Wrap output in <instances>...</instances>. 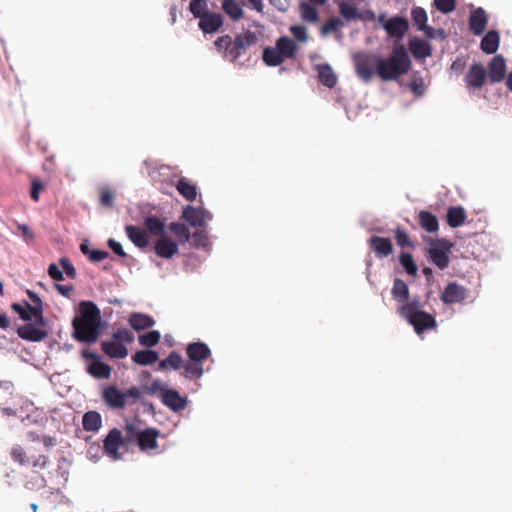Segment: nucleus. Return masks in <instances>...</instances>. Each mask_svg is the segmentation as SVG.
Masks as SVG:
<instances>
[{
	"instance_id": "1",
	"label": "nucleus",
	"mask_w": 512,
	"mask_h": 512,
	"mask_svg": "<svg viewBox=\"0 0 512 512\" xmlns=\"http://www.w3.org/2000/svg\"><path fill=\"white\" fill-rule=\"evenodd\" d=\"M375 74L384 82L396 81L409 72L412 62L406 47L395 43L391 54L384 58L373 56Z\"/></svg>"
},
{
	"instance_id": "2",
	"label": "nucleus",
	"mask_w": 512,
	"mask_h": 512,
	"mask_svg": "<svg viewBox=\"0 0 512 512\" xmlns=\"http://www.w3.org/2000/svg\"><path fill=\"white\" fill-rule=\"evenodd\" d=\"M78 317L72 321L74 338L80 342L94 343L98 340L101 326V312L94 302L82 301Z\"/></svg>"
},
{
	"instance_id": "3",
	"label": "nucleus",
	"mask_w": 512,
	"mask_h": 512,
	"mask_svg": "<svg viewBox=\"0 0 512 512\" xmlns=\"http://www.w3.org/2000/svg\"><path fill=\"white\" fill-rule=\"evenodd\" d=\"M257 37L254 32L248 30L243 34H237L234 39L229 35L218 37L215 41V48L231 62H236L242 55L246 54L248 48L255 44Z\"/></svg>"
},
{
	"instance_id": "4",
	"label": "nucleus",
	"mask_w": 512,
	"mask_h": 512,
	"mask_svg": "<svg viewBox=\"0 0 512 512\" xmlns=\"http://www.w3.org/2000/svg\"><path fill=\"white\" fill-rule=\"evenodd\" d=\"M185 351L188 360L181 375L189 380L200 379L204 374V361L211 357L210 348L204 342L198 341L188 344Z\"/></svg>"
},
{
	"instance_id": "5",
	"label": "nucleus",
	"mask_w": 512,
	"mask_h": 512,
	"mask_svg": "<svg viewBox=\"0 0 512 512\" xmlns=\"http://www.w3.org/2000/svg\"><path fill=\"white\" fill-rule=\"evenodd\" d=\"M141 398V391L137 386H132L125 392L120 391L116 386H107L102 391V399L112 409H123L129 399L137 402Z\"/></svg>"
},
{
	"instance_id": "6",
	"label": "nucleus",
	"mask_w": 512,
	"mask_h": 512,
	"mask_svg": "<svg viewBox=\"0 0 512 512\" xmlns=\"http://www.w3.org/2000/svg\"><path fill=\"white\" fill-rule=\"evenodd\" d=\"M125 430L128 434V439L135 438L137 444L142 452L156 449L158 447L157 439L160 431L156 428H146L142 431H137L133 424H126Z\"/></svg>"
},
{
	"instance_id": "7",
	"label": "nucleus",
	"mask_w": 512,
	"mask_h": 512,
	"mask_svg": "<svg viewBox=\"0 0 512 512\" xmlns=\"http://www.w3.org/2000/svg\"><path fill=\"white\" fill-rule=\"evenodd\" d=\"M451 248L452 244L446 239L431 240L428 257L435 266L444 270L449 266Z\"/></svg>"
},
{
	"instance_id": "8",
	"label": "nucleus",
	"mask_w": 512,
	"mask_h": 512,
	"mask_svg": "<svg viewBox=\"0 0 512 512\" xmlns=\"http://www.w3.org/2000/svg\"><path fill=\"white\" fill-rule=\"evenodd\" d=\"M154 390L161 392V402L174 412H179L187 407L188 400L186 397L173 389H168L162 386L159 382L155 381L152 384Z\"/></svg>"
},
{
	"instance_id": "9",
	"label": "nucleus",
	"mask_w": 512,
	"mask_h": 512,
	"mask_svg": "<svg viewBox=\"0 0 512 512\" xmlns=\"http://www.w3.org/2000/svg\"><path fill=\"white\" fill-rule=\"evenodd\" d=\"M487 79V70L479 62L471 64L464 77L466 87L473 90L482 88Z\"/></svg>"
},
{
	"instance_id": "10",
	"label": "nucleus",
	"mask_w": 512,
	"mask_h": 512,
	"mask_svg": "<svg viewBox=\"0 0 512 512\" xmlns=\"http://www.w3.org/2000/svg\"><path fill=\"white\" fill-rule=\"evenodd\" d=\"M123 438L120 430L114 428L109 431L104 439V452L114 461L120 460L122 455L119 449L123 446Z\"/></svg>"
},
{
	"instance_id": "11",
	"label": "nucleus",
	"mask_w": 512,
	"mask_h": 512,
	"mask_svg": "<svg viewBox=\"0 0 512 512\" xmlns=\"http://www.w3.org/2000/svg\"><path fill=\"white\" fill-rule=\"evenodd\" d=\"M404 318L414 327L417 334H421L427 329L435 328L437 325L435 318L425 311L413 313Z\"/></svg>"
},
{
	"instance_id": "12",
	"label": "nucleus",
	"mask_w": 512,
	"mask_h": 512,
	"mask_svg": "<svg viewBox=\"0 0 512 512\" xmlns=\"http://www.w3.org/2000/svg\"><path fill=\"white\" fill-rule=\"evenodd\" d=\"M487 78L490 83H499L506 78V61L502 55H495L488 65Z\"/></svg>"
},
{
	"instance_id": "13",
	"label": "nucleus",
	"mask_w": 512,
	"mask_h": 512,
	"mask_svg": "<svg viewBox=\"0 0 512 512\" xmlns=\"http://www.w3.org/2000/svg\"><path fill=\"white\" fill-rule=\"evenodd\" d=\"M43 327L44 326H39L36 323L35 325L27 323L17 328V334L21 339L31 342H40L47 338L49 334Z\"/></svg>"
},
{
	"instance_id": "14",
	"label": "nucleus",
	"mask_w": 512,
	"mask_h": 512,
	"mask_svg": "<svg viewBox=\"0 0 512 512\" xmlns=\"http://www.w3.org/2000/svg\"><path fill=\"white\" fill-rule=\"evenodd\" d=\"M440 298L446 305L461 303L466 299V289L456 282H450L444 288Z\"/></svg>"
},
{
	"instance_id": "15",
	"label": "nucleus",
	"mask_w": 512,
	"mask_h": 512,
	"mask_svg": "<svg viewBox=\"0 0 512 512\" xmlns=\"http://www.w3.org/2000/svg\"><path fill=\"white\" fill-rule=\"evenodd\" d=\"M84 357L91 358L92 362L88 365L87 372L96 379H109L112 368L99 360L93 353L84 352Z\"/></svg>"
},
{
	"instance_id": "16",
	"label": "nucleus",
	"mask_w": 512,
	"mask_h": 512,
	"mask_svg": "<svg viewBox=\"0 0 512 512\" xmlns=\"http://www.w3.org/2000/svg\"><path fill=\"white\" fill-rule=\"evenodd\" d=\"M154 251L160 258L170 259L179 252V247L178 244L167 235H162L156 240Z\"/></svg>"
},
{
	"instance_id": "17",
	"label": "nucleus",
	"mask_w": 512,
	"mask_h": 512,
	"mask_svg": "<svg viewBox=\"0 0 512 512\" xmlns=\"http://www.w3.org/2000/svg\"><path fill=\"white\" fill-rule=\"evenodd\" d=\"M469 29L474 35H482L488 24V16L485 10L478 7L471 11L469 16Z\"/></svg>"
},
{
	"instance_id": "18",
	"label": "nucleus",
	"mask_w": 512,
	"mask_h": 512,
	"mask_svg": "<svg viewBox=\"0 0 512 512\" xmlns=\"http://www.w3.org/2000/svg\"><path fill=\"white\" fill-rule=\"evenodd\" d=\"M223 16L220 13L208 12L199 19L198 26L205 34L217 32L223 25Z\"/></svg>"
},
{
	"instance_id": "19",
	"label": "nucleus",
	"mask_w": 512,
	"mask_h": 512,
	"mask_svg": "<svg viewBox=\"0 0 512 512\" xmlns=\"http://www.w3.org/2000/svg\"><path fill=\"white\" fill-rule=\"evenodd\" d=\"M409 29V22L403 17H392L385 23V31L390 37L402 39Z\"/></svg>"
},
{
	"instance_id": "20",
	"label": "nucleus",
	"mask_w": 512,
	"mask_h": 512,
	"mask_svg": "<svg viewBox=\"0 0 512 512\" xmlns=\"http://www.w3.org/2000/svg\"><path fill=\"white\" fill-rule=\"evenodd\" d=\"M368 243L370 249L378 258L388 257L393 252V245L389 238L372 236Z\"/></svg>"
},
{
	"instance_id": "21",
	"label": "nucleus",
	"mask_w": 512,
	"mask_h": 512,
	"mask_svg": "<svg viewBox=\"0 0 512 512\" xmlns=\"http://www.w3.org/2000/svg\"><path fill=\"white\" fill-rule=\"evenodd\" d=\"M374 65L373 57L362 56L355 61V70L358 77L364 82H370L375 71L372 70L371 65Z\"/></svg>"
},
{
	"instance_id": "22",
	"label": "nucleus",
	"mask_w": 512,
	"mask_h": 512,
	"mask_svg": "<svg viewBox=\"0 0 512 512\" xmlns=\"http://www.w3.org/2000/svg\"><path fill=\"white\" fill-rule=\"evenodd\" d=\"M127 237L138 248L144 249L149 244L148 233L138 226L127 225L125 227Z\"/></svg>"
},
{
	"instance_id": "23",
	"label": "nucleus",
	"mask_w": 512,
	"mask_h": 512,
	"mask_svg": "<svg viewBox=\"0 0 512 512\" xmlns=\"http://www.w3.org/2000/svg\"><path fill=\"white\" fill-rule=\"evenodd\" d=\"M408 47L416 59H424L432 55L431 45L420 38L414 37L409 40Z\"/></svg>"
},
{
	"instance_id": "24",
	"label": "nucleus",
	"mask_w": 512,
	"mask_h": 512,
	"mask_svg": "<svg viewBox=\"0 0 512 512\" xmlns=\"http://www.w3.org/2000/svg\"><path fill=\"white\" fill-rule=\"evenodd\" d=\"M206 211L200 208L187 206L182 217L193 227H202L206 224Z\"/></svg>"
},
{
	"instance_id": "25",
	"label": "nucleus",
	"mask_w": 512,
	"mask_h": 512,
	"mask_svg": "<svg viewBox=\"0 0 512 512\" xmlns=\"http://www.w3.org/2000/svg\"><path fill=\"white\" fill-rule=\"evenodd\" d=\"M101 349L110 358L123 359L128 355L127 347L114 339L112 341H103Z\"/></svg>"
},
{
	"instance_id": "26",
	"label": "nucleus",
	"mask_w": 512,
	"mask_h": 512,
	"mask_svg": "<svg viewBox=\"0 0 512 512\" xmlns=\"http://www.w3.org/2000/svg\"><path fill=\"white\" fill-rule=\"evenodd\" d=\"M26 294L34 304L31 305L30 310L35 314V323L39 326H46L47 320L43 316L44 307L41 298L32 290H27Z\"/></svg>"
},
{
	"instance_id": "27",
	"label": "nucleus",
	"mask_w": 512,
	"mask_h": 512,
	"mask_svg": "<svg viewBox=\"0 0 512 512\" xmlns=\"http://www.w3.org/2000/svg\"><path fill=\"white\" fill-rule=\"evenodd\" d=\"M129 325L136 331L146 330L155 325L153 317L143 313H132L128 319Z\"/></svg>"
},
{
	"instance_id": "28",
	"label": "nucleus",
	"mask_w": 512,
	"mask_h": 512,
	"mask_svg": "<svg viewBox=\"0 0 512 512\" xmlns=\"http://www.w3.org/2000/svg\"><path fill=\"white\" fill-rule=\"evenodd\" d=\"M500 35L496 30H490L482 38L480 47L486 54H493L499 48Z\"/></svg>"
},
{
	"instance_id": "29",
	"label": "nucleus",
	"mask_w": 512,
	"mask_h": 512,
	"mask_svg": "<svg viewBox=\"0 0 512 512\" xmlns=\"http://www.w3.org/2000/svg\"><path fill=\"white\" fill-rule=\"evenodd\" d=\"M185 362L178 352L172 351L165 359L159 362V370H179L181 368L184 370Z\"/></svg>"
},
{
	"instance_id": "30",
	"label": "nucleus",
	"mask_w": 512,
	"mask_h": 512,
	"mask_svg": "<svg viewBox=\"0 0 512 512\" xmlns=\"http://www.w3.org/2000/svg\"><path fill=\"white\" fill-rule=\"evenodd\" d=\"M419 225L428 233H435L439 230L437 217L429 211L422 210L418 214Z\"/></svg>"
},
{
	"instance_id": "31",
	"label": "nucleus",
	"mask_w": 512,
	"mask_h": 512,
	"mask_svg": "<svg viewBox=\"0 0 512 512\" xmlns=\"http://www.w3.org/2000/svg\"><path fill=\"white\" fill-rule=\"evenodd\" d=\"M335 3L338 6L340 15L345 21H355L358 19V16H360V10L350 2L346 0H335Z\"/></svg>"
},
{
	"instance_id": "32",
	"label": "nucleus",
	"mask_w": 512,
	"mask_h": 512,
	"mask_svg": "<svg viewBox=\"0 0 512 512\" xmlns=\"http://www.w3.org/2000/svg\"><path fill=\"white\" fill-rule=\"evenodd\" d=\"M83 429L87 432H97L102 426V417L97 411H88L82 418Z\"/></svg>"
},
{
	"instance_id": "33",
	"label": "nucleus",
	"mask_w": 512,
	"mask_h": 512,
	"mask_svg": "<svg viewBox=\"0 0 512 512\" xmlns=\"http://www.w3.org/2000/svg\"><path fill=\"white\" fill-rule=\"evenodd\" d=\"M466 217V212L462 206H452L447 211V223L452 228L462 226Z\"/></svg>"
},
{
	"instance_id": "34",
	"label": "nucleus",
	"mask_w": 512,
	"mask_h": 512,
	"mask_svg": "<svg viewBox=\"0 0 512 512\" xmlns=\"http://www.w3.org/2000/svg\"><path fill=\"white\" fill-rule=\"evenodd\" d=\"M391 294L394 300L400 303V305L407 302L410 297L408 285L399 278L394 279Z\"/></svg>"
},
{
	"instance_id": "35",
	"label": "nucleus",
	"mask_w": 512,
	"mask_h": 512,
	"mask_svg": "<svg viewBox=\"0 0 512 512\" xmlns=\"http://www.w3.org/2000/svg\"><path fill=\"white\" fill-rule=\"evenodd\" d=\"M319 81L328 88H333L337 83V77L328 64H321L317 67Z\"/></svg>"
},
{
	"instance_id": "36",
	"label": "nucleus",
	"mask_w": 512,
	"mask_h": 512,
	"mask_svg": "<svg viewBox=\"0 0 512 512\" xmlns=\"http://www.w3.org/2000/svg\"><path fill=\"white\" fill-rule=\"evenodd\" d=\"M276 47L279 49L284 60L293 58L297 50L295 42L286 36H282L277 40Z\"/></svg>"
},
{
	"instance_id": "37",
	"label": "nucleus",
	"mask_w": 512,
	"mask_h": 512,
	"mask_svg": "<svg viewBox=\"0 0 512 512\" xmlns=\"http://www.w3.org/2000/svg\"><path fill=\"white\" fill-rule=\"evenodd\" d=\"M316 5L302 1L299 4V12L303 21L316 23L319 21V13L315 7Z\"/></svg>"
},
{
	"instance_id": "38",
	"label": "nucleus",
	"mask_w": 512,
	"mask_h": 512,
	"mask_svg": "<svg viewBox=\"0 0 512 512\" xmlns=\"http://www.w3.org/2000/svg\"><path fill=\"white\" fill-rule=\"evenodd\" d=\"M263 61L267 66L275 67L284 62L279 49L275 47H266L263 50Z\"/></svg>"
},
{
	"instance_id": "39",
	"label": "nucleus",
	"mask_w": 512,
	"mask_h": 512,
	"mask_svg": "<svg viewBox=\"0 0 512 512\" xmlns=\"http://www.w3.org/2000/svg\"><path fill=\"white\" fill-rule=\"evenodd\" d=\"M158 358V353L153 350H139L132 356L135 363L143 366L155 363Z\"/></svg>"
},
{
	"instance_id": "40",
	"label": "nucleus",
	"mask_w": 512,
	"mask_h": 512,
	"mask_svg": "<svg viewBox=\"0 0 512 512\" xmlns=\"http://www.w3.org/2000/svg\"><path fill=\"white\" fill-rule=\"evenodd\" d=\"M222 9L234 21L243 17V10L237 0H223Z\"/></svg>"
},
{
	"instance_id": "41",
	"label": "nucleus",
	"mask_w": 512,
	"mask_h": 512,
	"mask_svg": "<svg viewBox=\"0 0 512 512\" xmlns=\"http://www.w3.org/2000/svg\"><path fill=\"white\" fill-rule=\"evenodd\" d=\"M147 230L154 236H162L165 230V221L155 216H149L144 221Z\"/></svg>"
},
{
	"instance_id": "42",
	"label": "nucleus",
	"mask_w": 512,
	"mask_h": 512,
	"mask_svg": "<svg viewBox=\"0 0 512 512\" xmlns=\"http://www.w3.org/2000/svg\"><path fill=\"white\" fill-rule=\"evenodd\" d=\"M176 189L186 200L193 201L196 198V186L191 184L185 178H181L177 184Z\"/></svg>"
},
{
	"instance_id": "43",
	"label": "nucleus",
	"mask_w": 512,
	"mask_h": 512,
	"mask_svg": "<svg viewBox=\"0 0 512 512\" xmlns=\"http://www.w3.org/2000/svg\"><path fill=\"white\" fill-rule=\"evenodd\" d=\"M11 308L23 321H35V314L31 312V304L28 301H24L23 304L13 303Z\"/></svg>"
},
{
	"instance_id": "44",
	"label": "nucleus",
	"mask_w": 512,
	"mask_h": 512,
	"mask_svg": "<svg viewBox=\"0 0 512 512\" xmlns=\"http://www.w3.org/2000/svg\"><path fill=\"white\" fill-rule=\"evenodd\" d=\"M421 310V302L419 299H412L411 301L404 302L398 308V313L402 317H407V315H412L413 313L420 312Z\"/></svg>"
},
{
	"instance_id": "45",
	"label": "nucleus",
	"mask_w": 512,
	"mask_h": 512,
	"mask_svg": "<svg viewBox=\"0 0 512 512\" xmlns=\"http://www.w3.org/2000/svg\"><path fill=\"white\" fill-rule=\"evenodd\" d=\"M169 229L181 242H188L191 238L189 229L182 223L172 222Z\"/></svg>"
},
{
	"instance_id": "46",
	"label": "nucleus",
	"mask_w": 512,
	"mask_h": 512,
	"mask_svg": "<svg viewBox=\"0 0 512 512\" xmlns=\"http://www.w3.org/2000/svg\"><path fill=\"white\" fill-rule=\"evenodd\" d=\"M411 18L418 30L423 29L427 24L428 17L426 11L422 7H413L411 10Z\"/></svg>"
},
{
	"instance_id": "47",
	"label": "nucleus",
	"mask_w": 512,
	"mask_h": 512,
	"mask_svg": "<svg viewBox=\"0 0 512 512\" xmlns=\"http://www.w3.org/2000/svg\"><path fill=\"white\" fill-rule=\"evenodd\" d=\"M161 335L157 330H151L145 334L139 335L138 341L140 345L145 347H154L160 341Z\"/></svg>"
},
{
	"instance_id": "48",
	"label": "nucleus",
	"mask_w": 512,
	"mask_h": 512,
	"mask_svg": "<svg viewBox=\"0 0 512 512\" xmlns=\"http://www.w3.org/2000/svg\"><path fill=\"white\" fill-rule=\"evenodd\" d=\"M399 262L409 275L416 276L417 265L415 264L413 256L410 253H401L399 256Z\"/></svg>"
},
{
	"instance_id": "49",
	"label": "nucleus",
	"mask_w": 512,
	"mask_h": 512,
	"mask_svg": "<svg viewBox=\"0 0 512 512\" xmlns=\"http://www.w3.org/2000/svg\"><path fill=\"white\" fill-rule=\"evenodd\" d=\"M189 10L195 18H201L208 13V4L206 0H191Z\"/></svg>"
},
{
	"instance_id": "50",
	"label": "nucleus",
	"mask_w": 512,
	"mask_h": 512,
	"mask_svg": "<svg viewBox=\"0 0 512 512\" xmlns=\"http://www.w3.org/2000/svg\"><path fill=\"white\" fill-rule=\"evenodd\" d=\"M396 243L401 248H414V244L408 233L401 227H397L394 231Z\"/></svg>"
},
{
	"instance_id": "51",
	"label": "nucleus",
	"mask_w": 512,
	"mask_h": 512,
	"mask_svg": "<svg viewBox=\"0 0 512 512\" xmlns=\"http://www.w3.org/2000/svg\"><path fill=\"white\" fill-rule=\"evenodd\" d=\"M11 458L14 462L27 466L30 464V457L27 455V452L19 445H16L11 450Z\"/></svg>"
},
{
	"instance_id": "52",
	"label": "nucleus",
	"mask_w": 512,
	"mask_h": 512,
	"mask_svg": "<svg viewBox=\"0 0 512 512\" xmlns=\"http://www.w3.org/2000/svg\"><path fill=\"white\" fill-rule=\"evenodd\" d=\"M344 26V21L338 17H332L321 28V33L327 35L338 32Z\"/></svg>"
},
{
	"instance_id": "53",
	"label": "nucleus",
	"mask_w": 512,
	"mask_h": 512,
	"mask_svg": "<svg viewBox=\"0 0 512 512\" xmlns=\"http://www.w3.org/2000/svg\"><path fill=\"white\" fill-rule=\"evenodd\" d=\"M115 193L109 187H103L99 193V201L103 207L111 208L114 205Z\"/></svg>"
},
{
	"instance_id": "54",
	"label": "nucleus",
	"mask_w": 512,
	"mask_h": 512,
	"mask_svg": "<svg viewBox=\"0 0 512 512\" xmlns=\"http://www.w3.org/2000/svg\"><path fill=\"white\" fill-rule=\"evenodd\" d=\"M112 337L122 344H129L134 341V334L127 328L118 329L113 333Z\"/></svg>"
},
{
	"instance_id": "55",
	"label": "nucleus",
	"mask_w": 512,
	"mask_h": 512,
	"mask_svg": "<svg viewBox=\"0 0 512 512\" xmlns=\"http://www.w3.org/2000/svg\"><path fill=\"white\" fill-rule=\"evenodd\" d=\"M435 7L443 14L451 13L456 8V0H434Z\"/></svg>"
},
{
	"instance_id": "56",
	"label": "nucleus",
	"mask_w": 512,
	"mask_h": 512,
	"mask_svg": "<svg viewBox=\"0 0 512 512\" xmlns=\"http://www.w3.org/2000/svg\"><path fill=\"white\" fill-rule=\"evenodd\" d=\"M408 87L416 96H421L424 94L425 85L421 77L414 78L413 80H411L408 84Z\"/></svg>"
},
{
	"instance_id": "57",
	"label": "nucleus",
	"mask_w": 512,
	"mask_h": 512,
	"mask_svg": "<svg viewBox=\"0 0 512 512\" xmlns=\"http://www.w3.org/2000/svg\"><path fill=\"white\" fill-rule=\"evenodd\" d=\"M290 31L298 41H301V42L307 41V39H308L307 30L304 26H302V25L291 26Z\"/></svg>"
},
{
	"instance_id": "58",
	"label": "nucleus",
	"mask_w": 512,
	"mask_h": 512,
	"mask_svg": "<svg viewBox=\"0 0 512 512\" xmlns=\"http://www.w3.org/2000/svg\"><path fill=\"white\" fill-rule=\"evenodd\" d=\"M419 31H422L424 33L425 37H427L428 39H435L438 35L441 38L445 37L444 29L440 28V29L435 30L433 27H431L427 24L424 26L423 29H420Z\"/></svg>"
},
{
	"instance_id": "59",
	"label": "nucleus",
	"mask_w": 512,
	"mask_h": 512,
	"mask_svg": "<svg viewBox=\"0 0 512 512\" xmlns=\"http://www.w3.org/2000/svg\"><path fill=\"white\" fill-rule=\"evenodd\" d=\"M64 272L66 273V275L71 278V279H74L76 277V269L75 267L73 266V264L71 263V261L66 258V257H63L59 260Z\"/></svg>"
},
{
	"instance_id": "60",
	"label": "nucleus",
	"mask_w": 512,
	"mask_h": 512,
	"mask_svg": "<svg viewBox=\"0 0 512 512\" xmlns=\"http://www.w3.org/2000/svg\"><path fill=\"white\" fill-rule=\"evenodd\" d=\"M43 189L44 185L39 179H34L32 181L30 196L34 202L39 201V194Z\"/></svg>"
},
{
	"instance_id": "61",
	"label": "nucleus",
	"mask_w": 512,
	"mask_h": 512,
	"mask_svg": "<svg viewBox=\"0 0 512 512\" xmlns=\"http://www.w3.org/2000/svg\"><path fill=\"white\" fill-rule=\"evenodd\" d=\"M17 229L19 231V235L23 238L25 242H30L33 240L34 234L27 224L18 223Z\"/></svg>"
},
{
	"instance_id": "62",
	"label": "nucleus",
	"mask_w": 512,
	"mask_h": 512,
	"mask_svg": "<svg viewBox=\"0 0 512 512\" xmlns=\"http://www.w3.org/2000/svg\"><path fill=\"white\" fill-rule=\"evenodd\" d=\"M194 245L196 247H205L207 245L208 239L207 235L204 231H196L192 235Z\"/></svg>"
},
{
	"instance_id": "63",
	"label": "nucleus",
	"mask_w": 512,
	"mask_h": 512,
	"mask_svg": "<svg viewBox=\"0 0 512 512\" xmlns=\"http://www.w3.org/2000/svg\"><path fill=\"white\" fill-rule=\"evenodd\" d=\"M48 275L55 281H63L64 280L63 272L54 263L49 265Z\"/></svg>"
},
{
	"instance_id": "64",
	"label": "nucleus",
	"mask_w": 512,
	"mask_h": 512,
	"mask_svg": "<svg viewBox=\"0 0 512 512\" xmlns=\"http://www.w3.org/2000/svg\"><path fill=\"white\" fill-rule=\"evenodd\" d=\"M108 256L109 253L105 250H91L89 253V260L92 262H100Z\"/></svg>"
}]
</instances>
